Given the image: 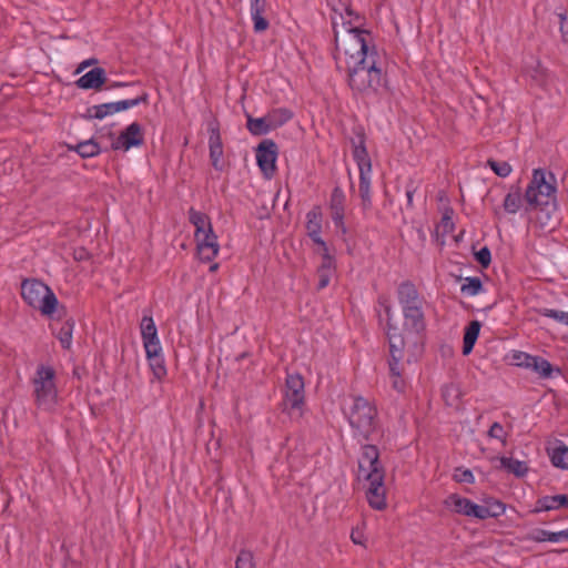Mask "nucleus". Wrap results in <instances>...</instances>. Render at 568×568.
Segmentation results:
<instances>
[{
	"mask_svg": "<svg viewBox=\"0 0 568 568\" xmlns=\"http://www.w3.org/2000/svg\"><path fill=\"white\" fill-rule=\"evenodd\" d=\"M306 230L308 235H316L322 232V212L314 207L306 214Z\"/></svg>",
	"mask_w": 568,
	"mask_h": 568,
	"instance_id": "31",
	"label": "nucleus"
},
{
	"mask_svg": "<svg viewBox=\"0 0 568 568\" xmlns=\"http://www.w3.org/2000/svg\"><path fill=\"white\" fill-rule=\"evenodd\" d=\"M505 510H506L505 505L498 500L490 503L488 506L479 505L477 519H487L490 517H499L505 513Z\"/></svg>",
	"mask_w": 568,
	"mask_h": 568,
	"instance_id": "32",
	"label": "nucleus"
},
{
	"mask_svg": "<svg viewBox=\"0 0 568 568\" xmlns=\"http://www.w3.org/2000/svg\"><path fill=\"white\" fill-rule=\"evenodd\" d=\"M503 206L505 211L509 214H515L519 211L521 206V193L519 187H516L514 191H510L505 196Z\"/></svg>",
	"mask_w": 568,
	"mask_h": 568,
	"instance_id": "33",
	"label": "nucleus"
},
{
	"mask_svg": "<svg viewBox=\"0 0 568 568\" xmlns=\"http://www.w3.org/2000/svg\"><path fill=\"white\" fill-rule=\"evenodd\" d=\"M480 323L478 321H471L465 328L463 339V354L468 355L471 353L474 345L478 338L480 332Z\"/></svg>",
	"mask_w": 568,
	"mask_h": 568,
	"instance_id": "26",
	"label": "nucleus"
},
{
	"mask_svg": "<svg viewBox=\"0 0 568 568\" xmlns=\"http://www.w3.org/2000/svg\"><path fill=\"white\" fill-rule=\"evenodd\" d=\"M531 357L532 355L521 351H514L510 354L511 364L523 368H528Z\"/></svg>",
	"mask_w": 568,
	"mask_h": 568,
	"instance_id": "42",
	"label": "nucleus"
},
{
	"mask_svg": "<svg viewBox=\"0 0 568 568\" xmlns=\"http://www.w3.org/2000/svg\"><path fill=\"white\" fill-rule=\"evenodd\" d=\"M488 436L490 438L500 440L503 445L506 444V432H505L503 425L497 422L490 426V428L488 430Z\"/></svg>",
	"mask_w": 568,
	"mask_h": 568,
	"instance_id": "45",
	"label": "nucleus"
},
{
	"mask_svg": "<svg viewBox=\"0 0 568 568\" xmlns=\"http://www.w3.org/2000/svg\"><path fill=\"white\" fill-rule=\"evenodd\" d=\"M353 156L354 160L356 161L359 173H372L371 159L363 143L355 145Z\"/></svg>",
	"mask_w": 568,
	"mask_h": 568,
	"instance_id": "28",
	"label": "nucleus"
},
{
	"mask_svg": "<svg viewBox=\"0 0 568 568\" xmlns=\"http://www.w3.org/2000/svg\"><path fill=\"white\" fill-rule=\"evenodd\" d=\"M220 265L219 263H212L209 267L210 272H216L219 270Z\"/></svg>",
	"mask_w": 568,
	"mask_h": 568,
	"instance_id": "57",
	"label": "nucleus"
},
{
	"mask_svg": "<svg viewBox=\"0 0 568 568\" xmlns=\"http://www.w3.org/2000/svg\"><path fill=\"white\" fill-rule=\"evenodd\" d=\"M527 369L535 372L540 378H551L554 374L560 375L561 373L559 368H555L547 359L534 355Z\"/></svg>",
	"mask_w": 568,
	"mask_h": 568,
	"instance_id": "22",
	"label": "nucleus"
},
{
	"mask_svg": "<svg viewBox=\"0 0 568 568\" xmlns=\"http://www.w3.org/2000/svg\"><path fill=\"white\" fill-rule=\"evenodd\" d=\"M351 539L354 544L363 546L365 542V537H364L363 530L358 527L353 529L351 532Z\"/></svg>",
	"mask_w": 568,
	"mask_h": 568,
	"instance_id": "51",
	"label": "nucleus"
},
{
	"mask_svg": "<svg viewBox=\"0 0 568 568\" xmlns=\"http://www.w3.org/2000/svg\"><path fill=\"white\" fill-rule=\"evenodd\" d=\"M442 395L447 405L455 406L458 404V400L460 397V390L457 385L448 384V385L444 386V388L442 390Z\"/></svg>",
	"mask_w": 568,
	"mask_h": 568,
	"instance_id": "37",
	"label": "nucleus"
},
{
	"mask_svg": "<svg viewBox=\"0 0 568 568\" xmlns=\"http://www.w3.org/2000/svg\"><path fill=\"white\" fill-rule=\"evenodd\" d=\"M556 178L542 169H535L525 192L528 209L548 206L556 202Z\"/></svg>",
	"mask_w": 568,
	"mask_h": 568,
	"instance_id": "5",
	"label": "nucleus"
},
{
	"mask_svg": "<svg viewBox=\"0 0 568 568\" xmlns=\"http://www.w3.org/2000/svg\"><path fill=\"white\" fill-rule=\"evenodd\" d=\"M141 336L150 335L156 333V326L154 324L153 317L149 310H143V316L140 323Z\"/></svg>",
	"mask_w": 568,
	"mask_h": 568,
	"instance_id": "38",
	"label": "nucleus"
},
{
	"mask_svg": "<svg viewBox=\"0 0 568 568\" xmlns=\"http://www.w3.org/2000/svg\"><path fill=\"white\" fill-rule=\"evenodd\" d=\"M460 292L465 296H476L484 293L481 280L476 276H468L463 278Z\"/></svg>",
	"mask_w": 568,
	"mask_h": 568,
	"instance_id": "29",
	"label": "nucleus"
},
{
	"mask_svg": "<svg viewBox=\"0 0 568 568\" xmlns=\"http://www.w3.org/2000/svg\"><path fill=\"white\" fill-rule=\"evenodd\" d=\"M545 315L550 317L561 324L568 325V312L557 311V310H548Z\"/></svg>",
	"mask_w": 568,
	"mask_h": 568,
	"instance_id": "47",
	"label": "nucleus"
},
{
	"mask_svg": "<svg viewBox=\"0 0 568 568\" xmlns=\"http://www.w3.org/2000/svg\"><path fill=\"white\" fill-rule=\"evenodd\" d=\"M442 227L445 232H452L454 230V222L452 217L445 214L442 219Z\"/></svg>",
	"mask_w": 568,
	"mask_h": 568,
	"instance_id": "53",
	"label": "nucleus"
},
{
	"mask_svg": "<svg viewBox=\"0 0 568 568\" xmlns=\"http://www.w3.org/2000/svg\"><path fill=\"white\" fill-rule=\"evenodd\" d=\"M404 323L403 328L397 327L390 323L388 317L387 322V337L389 342V352L395 356L399 353L407 351V362L413 363L417 359L423 351L425 318L423 307H408L407 311H402Z\"/></svg>",
	"mask_w": 568,
	"mask_h": 568,
	"instance_id": "2",
	"label": "nucleus"
},
{
	"mask_svg": "<svg viewBox=\"0 0 568 568\" xmlns=\"http://www.w3.org/2000/svg\"><path fill=\"white\" fill-rule=\"evenodd\" d=\"M334 20L335 52L338 70L347 73L349 88L361 94H378L387 85L386 72L371 32L353 27L351 21Z\"/></svg>",
	"mask_w": 568,
	"mask_h": 568,
	"instance_id": "1",
	"label": "nucleus"
},
{
	"mask_svg": "<svg viewBox=\"0 0 568 568\" xmlns=\"http://www.w3.org/2000/svg\"><path fill=\"white\" fill-rule=\"evenodd\" d=\"M189 221L194 227V236H202L203 233L213 229L210 217L205 213L194 209H190L189 211Z\"/></svg>",
	"mask_w": 568,
	"mask_h": 568,
	"instance_id": "25",
	"label": "nucleus"
},
{
	"mask_svg": "<svg viewBox=\"0 0 568 568\" xmlns=\"http://www.w3.org/2000/svg\"><path fill=\"white\" fill-rule=\"evenodd\" d=\"M272 124L276 123V129L286 123L291 118L292 113L286 109H277L267 113Z\"/></svg>",
	"mask_w": 568,
	"mask_h": 568,
	"instance_id": "41",
	"label": "nucleus"
},
{
	"mask_svg": "<svg viewBox=\"0 0 568 568\" xmlns=\"http://www.w3.org/2000/svg\"><path fill=\"white\" fill-rule=\"evenodd\" d=\"M562 540H568V528L552 532V542H560Z\"/></svg>",
	"mask_w": 568,
	"mask_h": 568,
	"instance_id": "54",
	"label": "nucleus"
},
{
	"mask_svg": "<svg viewBox=\"0 0 568 568\" xmlns=\"http://www.w3.org/2000/svg\"><path fill=\"white\" fill-rule=\"evenodd\" d=\"M385 471L379 462V452L374 445H364L358 459V478L367 481L366 497L371 507L382 510L386 507L384 487Z\"/></svg>",
	"mask_w": 568,
	"mask_h": 568,
	"instance_id": "3",
	"label": "nucleus"
},
{
	"mask_svg": "<svg viewBox=\"0 0 568 568\" xmlns=\"http://www.w3.org/2000/svg\"><path fill=\"white\" fill-rule=\"evenodd\" d=\"M335 271V260L331 254H326L322 256L321 265L317 268L318 275V288L322 290L326 287Z\"/></svg>",
	"mask_w": 568,
	"mask_h": 568,
	"instance_id": "23",
	"label": "nucleus"
},
{
	"mask_svg": "<svg viewBox=\"0 0 568 568\" xmlns=\"http://www.w3.org/2000/svg\"><path fill=\"white\" fill-rule=\"evenodd\" d=\"M21 296L29 306L39 310L42 315L52 316L55 312H60L55 294L38 278H24L22 281Z\"/></svg>",
	"mask_w": 568,
	"mask_h": 568,
	"instance_id": "6",
	"label": "nucleus"
},
{
	"mask_svg": "<svg viewBox=\"0 0 568 568\" xmlns=\"http://www.w3.org/2000/svg\"><path fill=\"white\" fill-rule=\"evenodd\" d=\"M527 540L535 541V542H544V541H550L552 542V531H548L545 529H536L531 531L527 538Z\"/></svg>",
	"mask_w": 568,
	"mask_h": 568,
	"instance_id": "43",
	"label": "nucleus"
},
{
	"mask_svg": "<svg viewBox=\"0 0 568 568\" xmlns=\"http://www.w3.org/2000/svg\"><path fill=\"white\" fill-rule=\"evenodd\" d=\"M476 260L478 261V263L480 265H483L484 267L488 266L490 261H491V254H490V251L488 247H481L477 253H476Z\"/></svg>",
	"mask_w": 568,
	"mask_h": 568,
	"instance_id": "48",
	"label": "nucleus"
},
{
	"mask_svg": "<svg viewBox=\"0 0 568 568\" xmlns=\"http://www.w3.org/2000/svg\"><path fill=\"white\" fill-rule=\"evenodd\" d=\"M246 118V128L253 135H264L276 129V123L272 124L267 114L261 118H253L247 114Z\"/></svg>",
	"mask_w": 568,
	"mask_h": 568,
	"instance_id": "21",
	"label": "nucleus"
},
{
	"mask_svg": "<svg viewBox=\"0 0 568 568\" xmlns=\"http://www.w3.org/2000/svg\"><path fill=\"white\" fill-rule=\"evenodd\" d=\"M55 372L50 366L39 365L32 379L33 394L38 407L51 409L58 398V390L54 384Z\"/></svg>",
	"mask_w": 568,
	"mask_h": 568,
	"instance_id": "7",
	"label": "nucleus"
},
{
	"mask_svg": "<svg viewBox=\"0 0 568 568\" xmlns=\"http://www.w3.org/2000/svg\"><path fill=\"white\" fill-rule=\"evenodd\" d=\"M268 10L270 6L267 0H250V16L253 21L254 32L262 33L268 29Z\"/></svg>",
	"mask_w": 568,
	"mask_h": 568,
	"instance_id": "14",
	"label": "nucleus"
},
{
	"mask_svg": "<svg viewBox=\"0 0 568 568\" xmlns=\"http://www.w3.org/2000/svg\"><path fill=\"white\" fill-rule=\"evenodd\" d=\"M143 346L146 354H155V352H161V345L158 337V332L150 334V335H143L142 336Z\"/></svg>",
	"mask_w": 568,
	"mask_h": 568,
	"instance_id": "39",
	"label": "nucleus"
},
{
	"mask_svg": "<svg viewBox=\"0 0 568 568\" xmlns=\"http://www.w3.org/2000/svg\"><path fill=\"white\" fill-rule=\"evenodd\" d=\"M406 195H407L408 202L410 203L413 201V192L412 191H407Z\"/></svg>",
	"mask_w": 568,
	"mask_h": 568,
	"instance_id": "58",
	"label": "nucleus"
},
{
	"mask_svg": "<svg viewBox=\"0 0 568 568\" xmlns=\"http://www.w3.org/2000/svg\"><path fill=\"white\" fill-rule=\"evenodd\" d=\"M277 146L272 140H264L256 149V162L263 174L271 179L276 171Z\"/></svg>",
	"mask_w": 568,
	"mask_h": 568,
	"instance_id": "10",
	"label": "nucleus"
},
{
	"mask_svg": "<svg viewBox=\"0 0 568 568\" xmlns=\"http://www.w3.org/2000/svg\"><path fill=\"white\" fill-rule=\"evenodd\" d=\"M487 164L500 178H507L513 171L511 165L506 161L488 160Z\"/></svg>",
	"mask_w": 568,
	"mask_h": 568,
	"instance_id": "40",
	"label": "nucleus"
},
{
	"mask_svg": "<svg viewBox=\"0 0 568 568\" xmlns=\"http://www.w3.org/2000/svg\"><path fill=\"white\" fill-rule=\"evenodd\" d=\"M372 173H359L358 192L361 197V205L363 211H368L372 207Z\"/></svg>",
	"mask_w": 568,
	"mask_h": 568,
	"instance_id": "24",
	"label": "nucleus"
},
{
	"mask_svg": "<svg viewBox=\"0 0 568 568\" xmlns=\"http://www.w3.org/2000/svg\"><path fill=\"white\" fill-rule=\"evenodd\" d=\"M196 254L202 262H212L220 252L217 236L213 229L203 233L202 236H194Z\"/></svg>",
	"mask_w": 568,
	"mask_h": 568,
	"instance_id": "11",
	"label": "nucleus"
},
{
	"mask_svg": "<svg viewBox=\"0 0 568 568\" xmlns=\"http://www.w3.org/2000/svg\"><path fill=\"white\" fill-rule=\"evenodd\" d=\"M144 142L142 134V126L138 122H133L129 124L118 136L115 141L112 142V150H124L128 151L131 148L140 146Z\"/></svg>",
	"mask_w": 568,
	"mask_h": 568,
	"instance_id": "12",
	"label": "nucleus"
},
{
	"mask_svg": "<svg viewBox=\"0 0 568 568\" xmlns=\"http://www.w3.org/2000/svg\"><path fill=\"white\" fill-rule=\"evenodd\" d=\"M397 298L402 311H407L408 307H423V297L419 295L416 286L410 282L399 284Z\"/></svg>",
	"mask_w": 568,
	"mask_h": 568,
	"instance_id": "17",
	"label": "nucleus"
},
{
	"mask_svg": "<svg viewBox=\"0 0 568 568\" xmlns=\"http://www.w3.org/2000/svg\"><path fill=\"white\" fill-rule=\"evenodd\" d=\"M550 460L555 467L568 469V447L558 446L552 448Z\"/></svg>",
	"mask_w": 568,
	"mask_h": 568,
	"instance_id": "34",
	"label": "nucleus"
},
{
	"mask_svg": "<svg viewBox=\"0 0 568 568\" xmlns=\"http://www.w3.org/2000/svg\"><path fill=\"white\" fill-rule=\"evenodd\" d=\"M500 464L504 468L516 476H524L528 470L526 463L514 458L501 457Z\"/></svg>",
	"mask_w": 568,
	"mask_h": 568,
	"instance_id": "35",
	"label": "nucleus"
},
{
	"mask_svg": "<svg viewBox=\"0 0 568 568\" xmlns=\"http://www.w3.org/2000/svg\"><path fill=\"white\" fill-rule=\"evenodd\" d=\"M407 362V351H403L399 353V356H395L393 352H390V359H389V372H390V379H392V386L397 392L402 393L405 390L406 383L405 379L402 377V368L399 366L400 363Z\"/></svg>",
	"mask_w": 568,
	"mask_h": 568,
	"instance_id": "18",
	"label": "nucleus"
},
{
	"mask_svg": "<svg viewBox=\"0 0 568 568\" xmlns=\"http://www.w3.org/2000/svg\"><path fill=\"white\" fill-rule=\"evenodd\" d=\"M209 131V150H210V160L212 163V166L216 171L223 170V142L220 134V128L219 124L215 121H212L209 123L207 126Z\"/></svg>",
	"mask_w": 568,
	"mask_h": 568,
	"instance_id": "13",
	"label": "nucleus"
},
{
	"mask_svg": "<svg viewBox=\"0 0 568 568\" xmlns=\"http://www.w3.org/2000/svg\"><path fill=\"white\" fill-rule=\"evenodd\" d=\"M308 236L312 239V241L316 245H318V251L317 252L321 254V256H325L326 254H329L327 244L322 239L321 233H317L316 235H308Z\"/></svg>",
	"mask_w": 568,
	"mask_h": 568,
	"instance_id": "49",
	"label": "nucleus"
},
{
	"mask_svg": "<svg viewBox=\"0 0 568 568\" xmlns=\"http://www.w3.org/2000/svg\"><path fill=\"white\" fill-rule=\"evenodd\" d=\"M560 508H568V496H544L537 500L534 513L550 511Z\"/></svg>",
	"mask_w": 568,
	"mask_h": 568,
	"instance_id": "20",
	"label": "nucleus"
},
{
	"mask_svg": "<svg viewBox=\"0 0 568 568\" xmlns=\"http://www.w3.org/2000/svg\"><path fill=\"white\" fill-rule=\"evenodd\" d=\"M308 236L312 239V241L316 245H318V251L317 252L321 254V256H325L326 254H329L327 244L322 239L321 233H317L316 235H308Z\"/></svg>",
	"mask_w": 568,
	"mask_h": 568,
	"instance_id": "50",
	"label": "nucleus"
},
{
	"mask_svg": "<svg viewBox=\"0 0 568 568\" xmlns=\"http://www.w3.org/2000/svg\"><path fill=\"white\" fill-rule=\"evenodd\" d=\"M106 81V73L103 68L97 67L80 77L75 84L83 90H100Z\"/></svg>",
	"mask_w": 568,
	"mask_h": 568,
	"instance_id": "19",
	"label": "nucleus"
},
{
	"mask_svg": "<svg viewBox=\"0 0 568 568\" xmlns=\"http://www.w3.org/2000/svg\"><path fill=\"white\" fill-rule=\"evenodd\" d=\"M305 406V384L300 374H287L283 390V410L291 417H302Z\"/></svg>",
	"mask_w": 568,
	"mask_h": 568,
	"instance_id": "8",
	"label": "nucleus"
},
{
	"mask_svg": "<svg viewBox=\"0 0 568 568\" xmlns=\"http://www.w3.org/2000/svg\"><path fill=\"white\" fill-rule=\"evenodd\" d=\"M98 61L95 59H89V60H85L83 61L79 67L78 69L75 70V73H80L82 72L85 68H88L89 65H92L94 63H97Z\"/></svg>",
	"mask_w": 568,
	"mask_h": 568,
	"instance_id": "55",
	"label": "nucleus"
},
{
	"mask_svg": "<svg viewBox=\"0 0 568 568\" xmlns=\"http://www.w3.org/2000/svg\"><path fill=\"white\" fill-rule=\"evenodd\" d=\"M82 254H84V251H81V254H79V257H78L79 260L82 258Z\"/></svg>",
	"mask_w": 568,
	"mask_h": 568,
	"instance_id": "59",
	"label": "nucleus"
},
{
	"mask_svg": "<svg viewBox=\"0 0 568 568\" xmlns=\"http://www.w3.org/2000/svg\"><path fill=\"white\" fill-rule=\"evenodd\" d=\"M345 200L346 197L343 190L341 187H335L331 195L329 210L335 226L339 229L343 234L347 232L344 223Z\"/></svg>",
	"mask_w": 568,
	"mask_h": 568,
	"instance_id": "15",
	"label": "nucleus"
},
{
	"mask_svg": "<svg viewBox=\"0 0 568 568\" xmlns=\"http://www.w3.org/2000/svg\"><path fill=\"white\" fill-rule=\"evenodd\" d=\"M70 151L77 152L81 158H93L100 154L101 149L99 143L94 139H89L82 142H79L75 145H68Z\"/></svg>",
	"mask_w": 568,
	"mask_h": 568,
	"instance_id": "27",
	"label": "nucleus"
},
{
	"mask_svg": "<svg viewBox=\"0 0 568 568\" xmlns=\"http://www.w3.org/2000/svg\"><path fill=\"white\" fill-rule=\"evenodd\" d=\"M146 357L150 363V367L156 378H161L166 374V369L164 366V361L161 357V352H155V354H146Z\"/></svg>",
	"mask_w": 568,
	"mask_h": 568,
	"instance_id": "36",
	"label": "nucleus"
},
{
	"mask_svg": "<svg viewBox=\"0 0 568 568\" xmlns=\"http://www.w3.org/2000/svg\"><path fill=\"white\" fill-rule=\"evenodd\" d=\"M148 99H149L148 93L142 92V94L136 95L135 98H132V99L92 105L87 109V113L83 116L88 120H92V119L102 120L108 115H112L116 112L125 111L130 108L138 106L141 103H146Z\"/></svg>",
	"mask_w": 568,
	"mask_h": 568,
	"instance_id": "9",
	"label": "nucleus"
},
{
	"mask_svg": "<svg viewBox=\"0 0 568 568\" xmlns=\"http://www.w3.org/2000/svg\"><path fill=\"white\" fill-rule=\"evenodd\" d=\"M74 329V320L68 318L64 321L57 333V337L64 349H69L72 343V334Z\"/></svg>",
	"mask_w": 568,
	"mask_h": 568,
	"instance_id": "30",
	"label": "nucleus"
},
{
	"mask_svg": "<svg viewBox=\"0 0 568 568\" xmlns=\"http://www.w3.org/2000/svg\"><path fill=\"white\" fill-rule=\"evenodd\" d=\"M82 254H84V251H81V254H79V257H78L79 260L82 258Z\"/></svg>",
	"mask_w": 568,
	"mask_h": 568,
	"instance_id": "60",
	"label": "nucleus"
},
{
	"mask_svg": "<svg viewBox=\"0 0 568 568\" xmlns=\"http://www.w3.org/2000/svg\"><path fill=\"white\" fill-rule=\"evenodd\" d=\"M236 568H255L253 556L250 551H241L236 559Z\"/></svg>",
	"mask_w": 568,
	"mask_h": 568,
	"instance_id": "46",
	"label": "nucleus"
},
{
	"mask_svg": "<svg viewBox=\"0 0 568 568\" xmlns=\"http://www.w3.org/2000/svg\"><path fill=\"white\" fill-rule=\"evenodd\" d=\"M134 83H124V82H113L108 89L121 88V87H132Z\"/></svg>",
	"mask_w": 568,
	"mask_h": 568,
	"instance_id": "56",
	"label": "nucleus"
},
{
	"mask_svg": "<svg viewBox=\"0 0 568 568\" xmlns=\"http://www.w3.org/2000/svg\"><path fill=\"white\" fill-rule=\"evenodd\" d=\"M343 412L354 435L362 439H369L376 430V407L362 396H352L345 399Z\"/></svg>",
	"mask_w": 568,
	"mask_h": 568,
	"instance_id": "4",
	"label": "nucleus"
},
{
	"mask_svg": "<svg viewBox=\"0 0 568 568\" xmlns=\"http://www.w3.org/2000/svg\"><path fill=\"white\" fill-rule=\"evenodd\" d=\"M559 19H560V32H561V38L565 42H568V23H567V17L565 13H560L559 16Z\"/></svg>",
	"mask_w": 568,
	"mask_h": 568,
	"instance_id": "52",
	"label": "nucleus"
},
{
	"mask_svg": "<svg viewBox=\"0 0 568 568\" xmlns=\"http://www.w3.org/2000/svg\"><path fill=\"white\" fill-rule=\"evenodd\" d=\"M444 505L447 509L453 513L464 515L467 517L477 518L479 505L473 503L470 499L462 497L457 494L447 496L444 500Z\"/></svg>",
	"mask_w": 568,
	"mask_h": 568,
	"instance_id": "16",
	"label": "nucleus"
},
{
	"mask_svg": "<svg viewBox=\"0 0 568 568\" xmlns=\"http://www.w3.org/2000/svg\"><path fill=\"white\" fill-rule=\"evenodd\" d=\"M453 478L457 483H467V484H473L475 480L473 473L469 469L463 468V467H458L455 469Z\"/></svg>",
	"mask_w": 568,
	"mask_h": 568,
	"instance_id": "44",
	"label": "nucleus"
}]
</instances>
